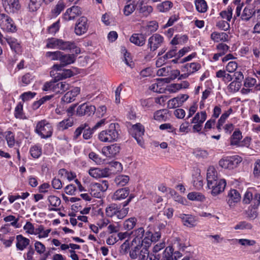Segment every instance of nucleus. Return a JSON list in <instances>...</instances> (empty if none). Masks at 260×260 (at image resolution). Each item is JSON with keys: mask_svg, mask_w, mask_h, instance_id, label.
I'll use <instances>...</instances> for the list:
<instances>
[{"mask_svg": "<svg viewBox=\"0 0 260 260\" xmlns=\"http://www.w3.org/2000/svg\"><path fill=\"white\" fill-rule=\"evenodd\" d=\"M144 234V230L143 228H139L137 230L131 231V238H133L131 241V247L135 245L140 247V248L149 247L152 242L150 238V232H147L146 236L142 239Z\"/></svg>", "mask_w": 260, "mask_h": 260, "instance_id": "f257e3e1", "label": "nucleus"}, {"mask_svg": "<svg viewBox=\"0 0 260 260\" xmlns=\"http://www.w3.org/2000/svg\"><path fill=\"white\" fill-rule=\"evenodd\" d=\"M47 48H56L62 50H74L76 53L80 52V49L77 48L75 44L73 42L63 41L62 40H59L52 38L49 40L47 45Z\"/></svg>", "mask_w": 260, "mask_h": 260, "instance_id": "f03ea898", "label": "nucleus"}, {"mask_svg": "<svg viewBox=\"0 0 260 260\" xmlns=\"http://www.w3.org/2000/svg\"><path fill=\"white\" fill-rule=\"evenodd\" d=\"M69 84L66 82H58L55 79L46 82L43 87L45 91H51L55 93H62L69 89Z\"/></svg>", "mask_w": 260, "mask_h": 260, "instance_id": "7ed1b4c3", "label": "nucleus"}, {"mask_svg": "<svg viewBox=\"0 0 260 260\" xmlns=\"http://www.w3.org/2000/svg\"><path fill=\"white\" fill-rule=\"evenodd\" d=\"M35 132L41 138L47 139L50 137L53 133V127L51 124L46 120L44 119L37 122Z\"/></svg>", "mask_w": 260, "mask_h": 260, "instance_id": "20e7f679", "label": "nucleus"}, {"mask_svg": "<svg viewBox=\"0 0 260 260\" xmlns=\"http://www.w3.org/2000/svg\"><path fill=\"white\" fill-rule=\"evenodd\" d=\"M116 125H118V124L112 123L109 129L100 132L98 136L99 140L101 142L109 143L116 141L118 137V133L116 130Z\"/></svg>", "mask_w": 260, "mask_h": 260, "instance_id": "39448f33", "label": "nucleus"}, {"mask_svg": "<svg viewBox=\"0 0 260 260\" xmlns=\"http://www.w3.org/2000/svg\"><path fill=\"white\" fill-rule=\"evenodd\" d=\"M242 159L238 156H226L219 161V165L224 169H233L241 162Z\"/></svg>", "mask_w": 260, "mask_h": 260, "instance_id": "423d86ee", "label": "nucleus"}, {"mask_svg": "<svg viewBox=\"0 0 260 260\" xmlns=\"http://www.w3.org/2000/svg\"><path fill=\"white\" fill-rule=\"evenodd\" d=\"M131 131H132L131 135L135 139L137 143L140 146L143 147L144 143L143 137L145 132L144 126L140 123H136L132 125Z\"/></svg>", "mask_w": 260, "mask_h": 260, "instance_id": "0eeeda50", "label": "nucleus"}, {"mask_svg": "<svg viewBox=\"0 0 260 260\" xmlns=\"http://www.w3.org/2000/svg\"><path fill=\"white\" fill-rule=\"evenodd\" d=\"M108 187V183L107 181H103L101 183H94L90 185V194L97 198L101 197L102 192L105 191Z\"/></svg>", "mask_w": 260, "mask_h": 260, "instance_id": "6e6552de", "label": "nucleus"}, {"mask_svg": "<svg viewBox=\"0 0 260 260\" xmlns=\"http://www.w3.org/2000/svg\"><path fill=\"white\" fill-rule=\"evenodd\" d=\"M242 202L244 204H249L251 203V206L254 208H258L260 205V193L254 192L253 194L249 190H247L244 195Z\"/></svg>", "mask_w": 260, "mask_h": 260, "instance_id": "1a4fd4ad", "label": "nucleus"}, {"mask_svg": "<svg viewBox=\"0 0 260 260\" xmlns=\"http://www.w3.org/2000/svg\"><path fill=\"white\" fill-rule=\"evenodd\" d=\"M134 249L131 252V259L134 260H147L149 256V251L147 248L140 247L135 245Z\"/></svg>", "mask_w": 260, "mask_h": 260, "instance_id": "9d476101", "label": "nucleus"}, {"mask_svg": "<svg viewBox=\"0 0 260 260\" xmlns=\"http://www.w3.org/2000/svg\"><path fill=\"white\" fill-rule=\"evenodd\" d=\"M164 41V38L158 34H153L148 40V48L150 51L154 52L158 48Z\"/></svg>", "mask_w": 260, "mask_h": 260, "instance_id": "9b49d317", "label": "nucleus"}, {"mask_svg": "<svg viewBox=\"0 0 260 260\" xmlns=\"http://www.w3.org/2000/svg\"><path fill=\"white\" fill-rule=\"evenodd\" d=\"M131 5H133L132 8H131V14L137 9L140 13L145 16H147L153 11V8L151 6L144 5L143 1L141 0H139L137 4H135V2H133Z\"/></svg>", "mask_w": 260, "mask_h": 260, "instance_id": "f8f14e48", "label": "nucleus"}, {"mask_svg": "<svg viewBox=\"0 0 260 260\" xmlns=\"http://www.w3.org/2000/svg\"><path fill=\"white\" fill-rule=\"evenodd\" d=\"M95 110V106L84 103L78 107L76 110V114L79 116L84 115L89 116L94 114Z\"/></svg>", "mask_w": 260, "mask_h": 260, "instance_id": "ddd939ff", "label": "nucleus"}, {"mask_svg": "<svg viewBox=\"0 0 260 260\" xmlns=\"http://www.w3.org/2000/svg\"><path fill=\"white\" fill-rule=\"evenodd\" d=\"M3 7L7 13H15L20 10L21 6L18 0H2Z\"/></svg>", "mask_w": 260, "mask_h": 260, "instance_id": "4468645a", "label": "nucleus"}, {"mask_svg": "<svg viewBox=\"0 0 260 260\" xmlns=\"http://www.w3.org/2000/svg\"><path fill=\"white\" fill-rule=\"evenodd\" d=\"M88 28L87 19L85 17H81L76 22L75 32L77 35H82L87 31Z\"/></svg>", "mask_w": 260, "mask_h": 260, "instance_id": "2eb2a0df", "label": "nucleus"}, {"mask_svg": "<svg viewBox=\"0 0 260 260\" xmlns=\"http://www.w3.org/2000/svg\"><path fill=\"white\" fill-rule=\"evenodd\" d=\"M226 185V181L224 179H220L214 181L210 186H208V188L211 189V194L216 196L222 192Z\"/></svg>", "mask_w": 260, "mask_h": 260, "instance_id": "dca6fc26", "label": "nucleus"}, {"mask_svg": "<svg viewBox=\"0 0 260 260\" xmlns=\"http://www.w3.org/2000/svg\"><path fill=\"white\" fill-rule=\"evenodd\" d=\"M0 21V26L2 28L8 31L14 32L16 30V26L13 20L8 15L5 14Z\"/></svg>", "mask_w": 260, "mask_h": 260, "instance_id": "f3484780", "label": "nucleus"}, {"mask_svg": "<svg viewBox=\"0 0 260 260\" xmlns=\"http://www.w3.org/2000/svg\"><path fill=\"white\" fill-rule=\"evenodd\" d=\"M189 96L187 94H181L176 98L170 100L168 102V108L173 109L180 107Z\"/></svg>", "mask_w": 260, "mask_h": 260, "instance_id": "a211bd4d", "label": "nucleus"}, {"mask_svg": "<svg viewBox=\"0 0 260 260\" xmlns=\"http://www.w3.org/2000/svg\"><path fill=\"white\" fill-rule=\"evenodd\" d=\"M129 190L128 187L123 188L117 190L113 196V199L115 200H120L128 198L127 200L123 203V206L125 207L128 205L130 202V196H129Z\"/></svg>", "mask_w": 260, "mask_h": 260, "instance_id": "6ab92c4d", "label": "nucleus"}, {"mask_svg": "<svg viewBox=\"0 0 260 260\" xmlns=\"http://www.w3.org/2000/svg\"><path fill=\"white\" fill-rule=\"evenodd\" d=\"M122 211L124 212V214L125 213L124 210H120L119 206L115 204H110L106 209V215L110 217L116 215L118 218H122L124 217V215H121Z\"/></svg>", "mask_w": 260, "mask_h": 260, "instance_id": "aec40b11", "label": "nucleus"}, {"mask_svg": "<svg viewBox=\"0 0 260 260\" xmlns=\"http://www.w3.org/2000/svg\"><path fill=\"white\" fill-rule=\"evenodd\" d=\"M170 111L167 109L156 111L153 114V118L159 122H165L170 119Z\"/></svg>", "mask_w": 260, "mask_h": 260, "instance_id": "412c9836", "label": "nucleus"}, {"mask_svg": "<svg viewBox=\"0 0 260 260\" xmlns=\"http://www.w3.org/2000/svg\"><path fill=\"white\" fill-rule=\"evenodd\" d=\"M241 196L240 193L236 189H231L228 193L227 202L229 205L231 207H234L235 203H238L240 201Z\"/></svg>", "mask_w": 260, "mask_h": 260, "instance_id": "4be33fe9", "label": "nucleus"}, {"mask_svg": "<svg viewBox=\"0 0 260 260\" xmlns=\"http://www.w3.org/2000/svg\"><path fill=\"white\" fill-rule=\"evenodd\" d=\"M120 146L116 144H113L102 149L103 153L107 157H114L119 152Z\"/></svg>", "mask_w": 260, "mask_h": 260, "instance_id": "5701e85b", "label": "nucleus"}, {"mask_svg": "<svg viewBox=\"0 0 260 260\" xmlns=\"http://www.w3.org/2000/svg\"><path fill=\"white\" fill-rule=\"evenodd\" d=\"M81 14L80 8L78 6H74L68 9L64 14V19L66 20L74 19Z\"/></svg>", "mask_w": 260, "mask_h": 260, "instance_id": "b1692460", "label": "nucleus"}, {"mask_svg": "<svg viewBox=\"0 0 260 260\" xmlns=\"http://www.w3.org/2000/svg\"><path fill=\"white\" fill-rule=\"evenodd\" d=\"M80 89L79 87H74L71 91L67 92L62 98L61 100L67 103H70L73 102L75 97L80 93Z\"/></svg>", "mask_w": 260, "mask_h": 260, "instance_id": "393cba45", "label": "nucleus"}, {"mask_svg": "<svg viewBox=\"0 0 260 260\" xmlns=\"http://www.w3.org/2000/svg\"><path fill=\"white\" fill-rule=\"evenodd\" d=\"M108 171L107 177L111 174H115L120 172L122 170L121 163L118 161H112L109 163L108 168H106Z\"/></svg>", "mask_w": 260, "mask_h": 260, "instance_id": "a878e982", "label": "nucleus"}, {"mask_svg": "<svg viewBox=\"0 0 260 260\" xmlns=\"http://www.w3.org/2000/svg\"><path fill=\"white\" fill-rule=\"evenodd\" d=\"M180 218L181 219L183 224L189 228H192L197 225V220L194 216L190 214H180Z\"/></svg>", "mask_w": 260, "mask_h": 260, "instance_id": "bb28decb", "label": "nucleus"}, {"mask_svg": "<svg viewBox=\"0 0 260 260\" xmlns=\"http://www.w3.org/2000/svg\"><path fill=\"white\" fill-rule=\"evenodd\" d=\"M217 180V173L215 168L213 166L209 167L207 172V186L211 185L214 181Z\"/></svg>", "mask_w": 260, "mask_h": 260, "instance_id": "cd10ccee", "label": "nucleus"}, {"mask_svg": "<svg viewBox=\"0 0 260 260\" xmlns=\"http://www.w3.org/2000/svg\"><path fill=\"white\" fill-rule=\"evenodd\" d=\"M108 171L105 169H101L98 168H91L89 171L90 176L94 178H99L107 177Z\"/></svg>", "mask_w": 260, "mask_h": 260, "instance_id": "c85d7f7f", "label": "nucleus"}, {"mask_svg": "<svg viewBox=\"0 0 260 260\" xmlns=\"http://www.w3.org/2000/svg\"><path fill=\"white\" fill-rule=\"evenodd\" d=\"M16 247L21 251L23 250L29 244V239L24 237L21 235H18L16 237Z\"/></svg>", "mask_w": 260, "mask_h": 260, "instance_id": "c756f323", "label": "nucleus"}, {"mask_svg": "<svg viewBox=\"0 0 260 260\" xmlns=\"http://www.w3.org/2000/svg\"><path fill=\"white\" fill-rule=\"evenodd\" d=\"M146 41V38L142 34H134L131 36V43H134L137 46H143Z\"/></svg>", "mask_w": 260, "mask_h": 260, "instance_id": "7c9ffc66", "label": "nucleus"}, {"mask_svg": "<svg viewBox=\"0 0 260 260\" xmlns=\"http://www.w3.org/2000/svg\"><path fill=\"white\" fill-rule=\"evenodd\" d=\"M217 49L219 51V52L214 54L213 59L216 61L219 58L224 55L229 50V47L225 44L220 43L216 46Z\"/></svg>", "mask_w": 260, "mask_h": 260, "instance_id": "2f4dec72", "label": "nucleus"}, {"mask_svg": "<svg viewBox=\"0 0 260 260\" xmlns=\"http://www.w3.org/2000/svg\"><path fill=\"white\" fill-rule=\"evenodd\" d=\"M229 36L225 32H217L214 31L211 35V39L215 42H226L228 41Z\"/></svg>", "mask_w": 260, "mask_h": 260, "instance_id": "473e14b6", "label": "nucleus"}, {"mask_svg": "<svg viewBox=\"0 0 260 260\" xmlns=\"http://www.w3.org/2000/svg\"><path fill=\"white\" fill-rule=\"evenodd\" d=\"M201 68V65L197 62H192L191 63H187L184 65L182 69V72L186 71L190 74L198 71Z\"/></svg>", "mask_w": 260, "mask_h": 260, "instance_id": "72a5a7b5", "label": "nucleus"}, {"mask_svg": "<svg viewBox=\"0 0 260 260\" xmlns=\"http://www.w3.org/2000/svg\"><path fill=\"white\" fill-rule=\"evenodd\" d=\"M75 60V56L74 54H63L61 52V56L60 58L61 64L65 66L68 64L73 63Z\"/></svg>", "mask_w": 260, "mask_h": 260, "instance_id": "f704fd0d", "label": "nucleus"}, {"mask_svg": "<svg viewBox=\"0 0 260 260\" xmlns=\"http://www.w3.org/2000/svg\"><path fill=\"white\" fill-rule=\"evenodd\" d=\"M233 110L232 108H230L228 111H225L223 113L220 118L218 120V122L216 125V128L218 130L219 132H220L222 129V127L223 124L225 121L226 118L229 117V116L232 113Z\"/></svg>", "mask_w": 260, "mask_h": 260, "instance_id": "c9c22d12", "label": "nucleus"}, {"mask_svg": "<svg viewBox=\"0 0 260 260\" xmlns=\"http://www.w3.org/2000/svg\"><path fill=\"white\" fill-rule=\"evenodd\" d=\"M73 124V120L71 118H68L59 122L57 125V128L58 131H62L72 126Z\"/></svg>", "mask_w": 260, "mask_h": 260, "instance_id": "e433bc0d", "label": "nucleus"}, {"mask_svg": "<svg viewBox=\"0 0 260 260\" xmlns=\"http://www.w3.org/2000/svg\"><path fill=\"white\" fill-rule=\"evenodd\" d=\"M207 118V114L206 111H202L201 112V120L200 122H197L193 126V132H200L202 127L203 123L206 120Z\"/></svg>", "mask_w": 260, "mask_h": 260, "instance_id": "4c0bfd02", "label": "nucleus"}, {"mask_svg": "<svg viewBox=\"0 0 260 260\" xmlns=\"http://www.w3.org/2000/svg\"><path fill=\"white\" fill-rule=\"evenodd\" d=\"M242 136L240 131L236 130L232 135L230 140V144L231 145H238L240 140L242 139Z\"/></svg>", "mask_w": 260, "mask_h": 260, "instance_id": "58836bf2", "label": "nucleus"}, {"mask_svg": "<svg viewBox=\"0 0 260 260\" xmlns=\"http://www.w3.org/2000/svg\"><path fill=\"white\" fill-rule=\"evenodd\" d=\"M195 6L197 10L200 13H205L207 10L208 6L205 0H196Z\"/></svg>", "mask_w": 260, "mask_h": 260, "instance_id": "ea45409f", "label": "nucleus"}, {"mask_svg": "<svg viewBox=\"0 0 260 260\" xmlns=\"http://www.w3.org/2000/svg\"><path fill=\"white\" fill-rule=\"evenodd\" d=\"M254 13L255 11L252 8H251V7L247 6L244 8L243 10V14L241 16V18L242 20L248 21L250 19V18H251Z\"/></svg>", "mask_w": 260, "mask_h": 260, "instance_id": "a19ab883", "label": "nucleus"}, {"mask_svg": "<svg viewBox=\"0 0 260 260\" xmlns=\"http://www.w3.org/2000/svg\"><path fill=\"white\" fill-rule=\"evenodd\" d=\"M6 41L9 44L12 50H14L15 52L19 51L20 48V44L17 42L15 38H4Z\"/></svg>", "mask_w": 260, "mask_h": 260, "instance_id": "79ce46f5", "label": "nucleus"}, {"mask_svg": "<svg viewBox=\"0 0 260 260\" xmlns=\"http://www.w3.org/2000/svg\"><path fill=\"white\" fill-rule=\"evenodd\" d=\"M173 7V3L170 1H165L157 5V8L159 12H165Z\"/></svg>", "mask_w": 260, "mask_h": 260, "instance_id": "37998d69", "label": "nucleus"}, {"mask_svg": "<svg viewBox=\"0 0 260 260\" xmlns=\"http://www.w3.org/2000/svg\"><path fill=\"white\" fill-rule=\"evenodd\" d=\"M129 180V177L127 175H119L115 179V182L120 186H124Z\"/></svg>", "mask_w": 260, "mask_h": 260, "instance_id": "c03bdc74", "label": "nucleus"}, {"mask_svg": "<svg viewBox=\"0 0 260 260\" xmlns=\"http://www.w3.org/2000/svg\"><path fill=\"white\" fill-rule=\"evenodd\" d=\"M187 198L189 200L202 201L205 199V197L201 193L191 192L188 194Z\"/></svg>", "mask_w": 260, "mask_h": 260, "instance_id": "a18cd8bd", "label": "nucleus"}, {"mask_svg": "<svg viewBox=\"0 0 260 260\" xmlns=\"http://www.w3.org/2000/svg\"><path fill=\"white\" fill-rule=\"evenodd\" d=\"M128 252L130 253V242L127 239L120 246L119 253L121 255H126Z\"/></svg>", "mask_w": 260, "mask_h": 260, "instance_id": "49530a36", "label": "nucleus"}, {"mask_svg": "<svg viewBox=\"0 0 260 260\" xmlns=\"http://www.w3.org/2000/svg\"><path fill=\"white\" fill-rule=\"evenodd\" d=\"M173 248L170 246L167 247L163 253L162 260H173Z\"/></svg>", "mask_w": 260, "mask_h": 260, "instance_id": "de8ad7c7", "label": "nucleus"}, {"mask_svg": "<svg viewBox=\"0 0 260 260\" xmlns=\"http://www.w3.org/2000/svg\"><path fill=\"white\" fill-rule=\"evenodd\" d=\"M158 27V23L156 21H150L146 27L148 35L155 31Z\"/></svg>", "mask_w": 260, "mask_h": 260, "instance_id": "09e8293b", "label": "nucleus"}, {"mask_svg": "<svg viewBox=\"0 0 260 260\" xmlns=\"http://www.w3.org/2000/svg\"><path fill=\"white\" fill-rule=\"evenodd\" d=\"M46 56L52 60H60L61 56V52L56 51L54 52L48 51L46 53Z\"/></svg>", "mask_w": 260, "mask_h": 260, "instance_id": "8fccbe9b", "label": "nucleus"}, {"mask_svg": "<svg viewBox=\"0 0 260 260\" xmlns=\"http://www.w3.org/2000/svg\"><path fill=\"white\" fill-rule=\"evenodd\" d=\"M48 201L50 205L54 207H58L61 203V200L55 196H50L48 198Z\"/></svg>", "mask_w": 260, "mask_h": 260, "instance_id": "3c124183", "label": "nucleus"}, {"mask_svg": "<svg viewBox=\"0 0 260 260\" xmlns=\"http://www.w3.org/2000/svg\"><path fill=\"white\" fill-rule=\"evenodd\" d=\"M64 8V5L61 2H59L52 10V13L54 16H57L61 12Z\"/></svg>", "mask_w": 260, "mask_h": 260, "instance_id": "603ef678", "label": "nucleus"}, {"mask_svg": "<svg viewBox=\"0 0 260 260\" xmlns=\"http://www.w3.org/2000/svg\"><path fill=\"white\" fill-rule=\"evenodd\" d=\"M257 208H254L252 206H249L246 211L247 216L250 218L253 219H255L257 216Z\"/></svg>", "mask_w": 260, "mask_h": 260, "instance_id": "864d4df0", "label": "nucleus"}, {"mask_svg": "<svg viewBox=\"0 0 260 260\" xmlns=\"http://www.w3.org/2000/svg\"><path fill=\"white\" fill-rule=\"evenodd\" d=\"M252 228V225L247 222L246 221H241L239 223H238L237 224L235 225L234 227V229L235 230H244V229H247L250 230Z\"/></svg>", "mask_w": 260, "mask_h": 260, "instance_id": "5fc2aeb1", "label": "nucleus"}, {"mask_svg": "<svg viewBox=\"0 0 260 260\" xmlns=\"http://www.w3.org/2000/svg\"><path fill=\"white\" fill-rule=\"evenodd\" d=\"M30 153L34 158H38L42 154L41 148L38 146H34L30 148Z\"/></svg>", "mask_w": 260, "mask_h": 260, "instance_id": "6e6d98bb", "label": "nucleus"}, {"mask_svg": "<svg viewBox=\"0 0 260 260\" xmlns=\"http://www.w3.org/2000/svg\"><path fill=\"white\" fill-rule=\"evenodd\" d=\"M241 85L242 83H240L239 81L234 80L229 85V89L232 92L238 91L240 89Z\"/></svg>", "mask_w": 260, "mask_h": 260, "instance_id": "4d7b16f0", "label": "nucleus"}, {"mask_svg": "<svg viewBox=\"0 0 260 260\" xmlns=\"http://www.w3.org/2000/svg\"><path fill=\"white\" fill-rule=\"evenodd\" d=\"M23 106L21 103H19L15 109V116L17 118L23 119V114L22 113Z\"/></svg>", "mask_w": 260, "mask_h": 260, "instance_id": "13d9d810", "label": "nucleus"}, {"mask_svg": "<svg viewBox=\"0 0 260 260\" xmlns=\"http://www.w3.org/2000/svg\"><path fill=\"white\" fill-rule=\"evenodd\" d=\"M88 127V124L84 123L80 125L75 131L74 134V139H77L82 133L83 130Z\"/></svg>", "mask_w": 260, "mask_h": 260, "instance_id": "bf43d9fd", "label": "nucleus"}, {"mask_svg": "<svg viewBox=\"0 0 260 260\" xmlns=\"http://www.w3.org/2000/svg\"><path fill=\"white\" fill-rule=\"evenodd\" d=\"M4 221L6 222H10L12 221L11 223V225L15 228H18L19 226L18 225V221L19 220V218H16L13 215H9L6 216L4 219Z\"/></svg>", "mask_w": 260, "mask_h": 260, "instance_id": "052dcab7", "label": "nucleus"}, {"mask_svg": "<svg viewBox=\"0 0 260 260\" xmlns=\"http://www.w3.org/2000/svg\"><path fill=\"white\" fill-rule=\"evenodd\" d=\"M35 248L37 253L40 254H43L46 250V247L45 245L39 241H36L35 243Z\"/></svg>", "mask_w": 260, "mask_h": 260, "instance_id": "680f3d73", "label": "nucleus"}, {"mask_svg": "<svg viewBox=\"0 0 260 260\" xmlns=\"http://www.w3.org/2000/svg\"><path fill=\"white\" fill-rule=\"evenodd\" d=\"M40 4L36 0H30L28 4V9L30 12H35L40 7Z\"/></svg>", "mask_w": 260, "mask_h": 260, "instance_id": "e2e57ef3", "label": "nucleus"}, {"mask_svg": "<svg viewBox=\"0 0 260 260\" xmlns=\"http://www.w3.org/2000/svg\"><path fill=\"white\" fill-rule=\"evenodd\" d=\"M94 130L91 128L88 125V127L83 130V137L85 140L89 139L91 138Z\"/></svg>", "mask_w": 260, "mask_h": 260, "instance_id": "0e129e2a", "label": "nucleus"}, {"mask_svg": "<svg viewBox=\"0 0 260 260\" xmlns=\"http://www.w3.org/2000/svg\"><path fill=\"white\" fill-rule=\"evenodd\" d=\"M73 75L72 71L70 70H63L61 73H58L56 78H58V80L70 77Z\"/></svg>", "mask_w": 260, "mask_h": 260, "instance_id": "69168bd1", "label": "nucleus"}, {"mask_svg": "<svg viewBox=\"0 0 260 260\" xmlns=\"http://www.w3.org/2000/svg\"><path fill=\"white\" fill-rule=\"evenodd\" d=\"M6 133V139L7 141V143L9 146L12 147L15 143L14 137L13 133L10 131H8Z\"/></svg>", "mask_w": 260, "mask_h": 260, "instance_id": "338daca9", "label": "nucleus"}, {"mask_svg": "<svg viewBox=\"0 0 260 260\" xmlns=\"http://www.w3.org/2000/svg\"><path fill=\"white\" fill-rule=\"evenodd\" d=\"M59 28V21H57L55 23H53L48 28V32L51 35L55 34L58 30Z\"/></svg>", "mask_w": 260, "mask_h": 260, "instance_id": "774afa93", "label": "nucleus"}]
</instances>
